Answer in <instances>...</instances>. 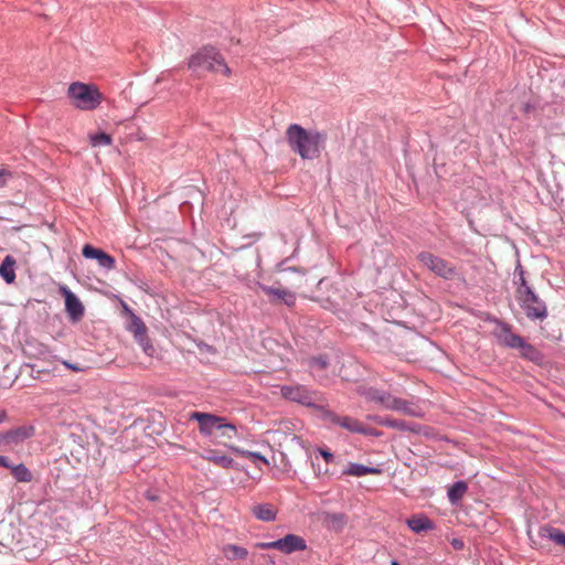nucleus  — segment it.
<instances>
[{
  "instance_id": "1",
  "label": "nucleus",
  "mask_w": 565,
  "mask_h": 565,
  "mask_svg": "<svg viewBox=\"0 0 565 565\" xmlns=\"http://www.w3.org/2000/svg\"><path fill=\"white\" fill-rule=\"evenodd\" d=\"M291 150L302 159H317L324 149L327 135L317 130H307L298 124H291L286 131Z\"/></svg>"
},
{
  "instance_id": "2",
  "label": "nucleus",
  "mask_w": 565,
  "mask_h": 565,
  "mask_svg": "<svg viewBox=\"0 0 565 565\" xmlns=\"http://www.w3.org/2000/svg\"><path fill=\"white\" fill-rule=\"evenodd\" d=\"M188 67L193 73L221 72L225 76H230L232 73L223 56L213 46H204L192 54L188 61Z\"/></svg>"
},
{
  "instance_id": "3",
  "label": "nucleus",
  "mask_w": 565,
  "mask_h": 565,
  "mask_svg": "<svg viewBox=\"0 0 565 565\" xmlns=\"http://www.w3.org/2000/svg\"><path fill=\"white\" fill-rule=\"evenodd\" d=\"M67 95L72 104L81 110H94L102 100L103 96L95 85L74 82L68 86Z\"/></svg>"
},
{
  "instance_id": "4",
  "label": "nucleus",
  "mask_w": 565,
  "mask_h": 565,
  "mask_svg": "<svg viewBox=\"0 0 565 565\" xmlns=\"http://www.w3.org/2000/svg\"><path fill=\"white\" fill-rule=\"evenodd\" d=\"M516 300L530 320H544L548 315L546 303L533 288L524 289V294L518 296Z\"/></svg>"
},
{
  "instance_id": "5",
  "label": "nucleus",
  "mask_w": 565,
  "mask_h": 565,
  "mask_svg": "<svg viewBox=\"0 0 565 565\" xmlns=\"http://www.w3.org/2000/svg\"><path fill=\"white\" fill-rule=\"evenodd\" d=\"M191 419L199 423L200 433L204 436H210L214 430L228 429L236 433V426L232 423H225L223 417L211 413L194 412L191 414Z\"/></svg>"
},
{
  "instance_id": "6",
  "label": "nucleus",
  "mask_w": 565,
  "mask_h": 565,
  "mask_svg": "<svg viewBox=\"0 0 565 565\" xmlns=\"http://www.w3.org/2000/svg\"><path fill=\"white\" fill-rule=\"evenodd\" d=\"M417 259L436 276L446 280L451 279L456 274V268L449 262L429 252L419 253Z\"/></svg>"
},
{
  "instance_id": "7",
  "label": "nucleus",
  "mask_w": 565,
  "mask_h": 565,
  "mask_svg": "<svg viewBox=\"0 0 565 565\" xmlns=\"http://www.w3.org/2000/svg\"><path fill=\"white\" fill-rule=\"evenodd\" d=\"M280 394L287 401L295 402L307 407H317V394L305 385H282L280 387Z\"/></svg>"
},
{
  "instance_id": "8",
  "label": "nucleus",
  "mask_w": 565,
  "mask_h": 565,
  "mask_svg": "<svg viewBox=\"0 0 565 565\" xmlns=\"http://www.w3.org/2000/svg\"><path fill=\"white\" fill-rule=\"evenodd\" d=\"M128 331L134 334L135 341L140 345L146 355L153 356L156 354V349L148 337V329L140 317L132 315V321H130Z\"/></svg>"
},
{
  "instance_id": "9",
  "label": "nucleus",
  "mask_w": 565,
  "mask_h": 565,
  "mask_svg": "<svg viewBox=\"0 0 565 565\" xmlns=\"http://www.w3.org/2000/svg\"><path fill=\"white\" fill-rule=\"evenodd\" d=\"M35 435L33 425L18 426L0 434V446H17Z\"/></svg>"
},
{
  "instance_id": "10",
  "label": "nucleus",
  "mask_w": 565,
  "mask_h": 565,
  "mask_svg": "<svg viewBox=\"0 0 565 565\" xmlns=\"http://www.w3.org/2000/svg\"><path fill=\"white\" fill-rule=\"evenodd\" d=\"M493 322L497 324V329L494 330L493 334L498 343L505 348L518 349L523 338L513 333L512 327L509 323L499 319H493Z\"/></svg>"
},
{
  "instance_id": "11",
  "label": "nucleus",
  "mask_w": 565,
  "mask_h": 565,
  "mask_svg": "<svg viewBox=\"0 0 565 565\" xmlns=\"http://www.w3.org/2000/svg\"><path fill=\"white\" fill-rule=\"evenodd\" d=\"M82 255L86 259H94L98 266L106 270L115 268V258L106 253L104 249L97 248L90 244H85L82 249Z\"/></svg>"
},
{
  "instance_id": "12",
  "label": "nucleus",
  "mask_w": 565,
  "mask_h": 565,
  "mask_svg": "<svg viewBox=\"0 0 565 565\" xmlns=\"http://www.w3.org/2000/svg\"><path fill=\"white\" fill-rule=\"evenodd\" d=\"M258 287L270 298L271 302H281L287 307H292L296 303V295L290 290L275 288L264 284H258Z\"/></svg>"
},
{
  "instance_id": "13",
  "label": "nucleus",
  "mask_w": 565,
  "mask_h": 565,
  "mask_svg": "<svg viewBox=\"0 0 565 565\" xmlns=\"http://www.w3.org/2000/svg\"><path fill=\"white\" fill-rule=\"evenodd\" d=\"M365 397L367 401L380 404L387 411H394L397 396L392 395L390 392L371 387L366 391Z\"/></svg>"
},
{
  "instance_id": "14",
  "label": "nucleus",
  "mask_w": 565,
  "mask_h": 565,
  "mask_svg": "<svg viewBox=\"0 0 565 565\" xmlns=\"http://www.w3.org/2000/svg\"><path fill=\"white\" fill-rule=\"evenodd\" d=\"M65 295V308L73 321H78L84 316V306L75 294L63 287Z\"/></svg>"
},
{
  "instance_id": "15",
  "label": "nucleus",
  "mask_w": 565,
  "mask_h": 565,
  "mask_svg": "<svg viewBox=\"0 0 565 565\" xmlns=\"http://www.w3.org/2000/svg\"><path fill=\"white\" fill-rule=\"evenodd\" d=\"M280 552L291 554L295 552L305 551L307 543L303 537L297 534H287L279 539Z\"/></svg>"
},
{
  "instance_id": "16",
  "label": "nucleus",
  "mask_w": 565,
  "mask_h": 565,
  "mask_svg": "<svg viewBox=\"0 0 565 565\" xmlns=\"http://www.w3.org/2000/svg\"><path fill=\"white\" fill-rule=\"evenodd\" d=\"M393 412H398L415 418H423L425 416V412L419 405L418 401H407L401 397H397Z\"/></svg>"
},
{
  "instance_id": "17",
  "label": "nucleus",
  "mask_w": 565,
  "mask_h": 565,
  "mask_svg": "<svg viewBox=\"0 0 565 565\" xmlns=\"http://www.w3.org/2000/svg\"><path fill=\"white\" fill-rule=\"evenodd\" d=\"M323 523L329 531L340 533L348 524V516L342 512H324Z\"/></svg>"
},
{
  "instance_id": "18",
  "label": "nucleus",
  "mask_w": 565,
  "mask_h": 565,
  "mask_svg": "<svg viewBox=\"0 0 565 565\" xmlns=\"http://www.w3.org/2000/svg\"><path fill=\"white\" fill-rule=\"evenodd\" d=\"M406 523L414 533H422L435 529L434 522L423 513L412 516Z\"/></svg>"
},
{
  "instance_id": "19",
  "label": "nucleus",
  "mask_w": 565,
  "mask_h": 565,
  "mask_svg": "<svg viewBox=\"0 0 565 565\" xmlns=\"http://www.w3.org/2000/svg\"><path fill=\"white\" fill-rule=\"evenodd\" d=\"M328 365H329V359L324 354L311 356L308 360V366L311 371V374L320 382L323 380V376L321 373L328 367Z\"/></svg>"
},
{
  "instance_id": "20",
  "label": "nucleus",
  "mask_w": 565,
  "mask_h": 565,
  "mask_svg": "<svg viewBox=\"0 0 565 565\" xmlns=\"http://www.w3.org/2000/svg\"><path fill=\"white\" fill-rule=\"evenodd\" d=\"M253 514L260 521L273 522L276 520L277 510L269 503H260L253 508Z\"/></svg>"
},
{
  "instance_id": "21",
  "label": "nucleus",
  "mask_w": 565,
  "mask_h": 565,
  "mask_svg": "<svg viewBox=\"0 0 565 565\" xmlns=\"http://www.w3.org/2000/svg\"><path fill=\"white\" fill-rule=\"evenodd\" d=\"M15 259L11 255H7L0 265V276L7 284H12L15 280Z\"/></svg>"
},
{
  "instance_id": "22",
  "label": "nucleus",
  "mask_w": 565,
  "mask_h": 565,
  "mask_svg": "<svg viewBox=\"0 0 565 565\" xmlns=\"http://www.w3.org/2000/svg\"><path fill=\"white\" fill-rule=\"evenodd\" d=\"M385 427L397 429L401 431H411L414 434H419L422 431V426L416 423H409L403 419H395L391 417H387Z\"/></svg>"
},
{
  "instance_id": "23",
  "label": "nucleus",
  "mask_w": 565,
  "mask_h": 565,
  "mask_svg": "<svg viewBox=\"0 0 565 565\" xmlns=\"http://www.w3.org/2000/svg\"><path fill=\"white\" fill-rule=\"evenodd\" d=\"M539 534L543 539H548L565 548V533L559 529L544 525L540 529Z\"/></svg>"
},
{
  "instance_id": "24",
  "label": "nucleus",
  "mask_w": 565,
  "mask_h": 565,
  "mask_svg": "<svg viewBox=\"0 0 565 565\" xmlns=\"http://www.w3.org/2000/svg\"><path fill=\"white\" fill-rule=\"evenodd\" d=\"M379 472L380 469L377 468L369 467L358 462H350L342 473L347 476L363 477L366 475H375Z\"/></svg>"
},
{
  "instance_id": "25",
  "label": "nucleus",
  "mask_w": 565,
  "mask_h": 565,
  "mask_svg": "<svg viewBox=\"0 0 565 565\" xmlns=\"http://www.w3.org/2000/svg\"><path fill=\"white\" fill-rule=\"evenodd\" d=\"M468 490V484L463 480H458L451 484L447 491L448 500L451 504H458Z\"/></svg>"
},
{
  "instance_id": "26",
  "label": "nucleus",
  "mask_w": 565,
  "mask_h": 565,
  "mask_svg": "<svg viewBox=\"0 0 565 565\" xmlns=\"http://www.w3.org/2000/svg\"><path fill=\"white\" fill-rule=\"evenodd\" d=\"M518 350L523 359L531 362H539L542 359V353L533 344L526 342L524 338L519 344Z\"/></svg>"
},
{
  "instance_id": "27",
  "label": "nucleus",
  "mask_w": 565,
  "mask_h": 565,
  "mask_svg": "<svg viewBox=\"0 0 565 565\" xmlns=\"http://www.w3.org/2000/svg\"><path fill=\"white\" fill-rule=\"evenodd\" d=\"M10 470L19 482H30L32 480V473L24 463L11 465Z\"/></svg>"
},
{
  "instance_id": "28",
  "label": "nucleus",
  "mask_w": 565,
  "mask_h": 565,
  "mask_svg": "<svg viewBox=\"0 0 565 565\" xmlns=\"http://www.w3.org/2000/svg\"><path fill=\"white\" fill-rule=\"evenodd\" d=\"M224 554L227 559L233 561L244 559L248 555V552L245 547L235 544H227L224 547Z\"/></svg>"
},
{
  "instance_id": "29",
  "label": "nucleus",
  "mask_w": 565,
  "mask_h": 565,
  "mask_svg": "<svg viewBox=\"0 0 565 565\" xmlns=\"http://www.w3.org/2000/svg\"><path fill=\"white\" fill-rule=\"evenodd\" d=\"M362 423L350 416H342L339 426L353 434H360Z\"/></svg>"
},
{
  "instance_id": "30",
  "label": "nucleus",
  "mask_w": 565,
  "mask_h": 565,
  "mask_svg": "<svg viewBox=\"0 0 565 565\" xmlns=\"http://www.w3.org/2000/svg\"><path fill=\"white\" fill-rule=\"evenodd\" d=\"M514 274L518 275V279L514 281V284L516 285V297H518V296L524 294V289L532 288V287L529 286L527 281L525 280V277H524L525 273L520 263L516 265Z\"/></svg>"
},
{
  "instance_id": "31",
  "label": "nucleus",
  "mask_w": 565,
  "mask_h": 565,
  "mask_svg": "<svg viewBox=\"0 0 565 565\" xmlns=\"http://www.w3.org/2000/svg\"><path fill=\"white\" fill-rule=\"evenodd\" d=\"M90 143L93 147L109 146L111 143V137L106 132H97L90 135Z\"/></svg>"
},
{
  "instance_id": "32",
  "label": "nucleus",
  "mask_w": 565,
  "mask_h": 565,
  "mask_svg": "<svg viewBox=\"0 0 565 565\" xmlns=\"http://www.w3.org/2000/svg\"><path fill=\"white\" fill-rule=\"evenodd\" d=\"M233 449L236 452L241 454L243 457H246V458L252 459L254 461H256V460L262 461L265 465H269L268 459L265 456H263L260 452H258V451L242 450V449H238V448H233Z\"/></svg>"
},
{
  "instance_id": "33",
  "label": "nucleus",
  "mask_w": 565,
  "mask_h": 565,
  "mask_svg": "<svg viewBox=\"0 0 565 565\" xmlns=\"http://www.w3.org/2000/svg\"><path fill=\"white\" fill-rule=\"evenodd\" d=\"M207 459L224 468H231L234 462L231 457L225 455H211L207 457Z\"/></svg>"
},
{
  "instance_id": "34",
  "label": "nucleus",
  "mask_w": 565,
  "mask_h": 565,
  "mask_svg": "<svg viewBox=\"0 0 565 565\" xmlns=\"http://www.w3.org/2000/svg\"><path fill=\"white\" fill-rule=\"evenodd\" d=\"M341 417H342V416H340V415H338V414H335L334 412L329 411V409H327V411H324V412L322 413V418H323L324 420H327V422H329V423H331V424H333V425H337V426H339L340 420H341Z\"/></svg>"
},
{
  "instance_id": "35",
  "label": "nucleus",
  "mask_w": 565,
  "mask_h": 565,
  "mask_svg": "<svg viewBox=\"0 0 565 565\" xmlns=\"http://www.w3.org/2000/svg\"><path fill=\"white\" fill-rule=\"evenodd\" d=\"M341 417H342V416H340V415H338V414H335L334 412L329 411V409H327V411H324V412L322 413V418H323L324 420H327V422H329V423H331V424H333V425H337V426H339L340 420H341Z\"/></svg>"
},
{
  "instance_id": "36",
  "label": "nucleus",
  "mask_w": 565,
  "mask_h": 565,
  "mask_svg": "<svg viewBox=\"0 0 565 565\" xmlns=\"http://www.w3.org/2000/svg\"><path fill=\"white\" fill-rule=\"evenodd\" d=\"M360 434L364 435V436H372V437H381L383 435L382 431L376 430L372 427H367L365 425H362Z\"/></svg>"
},
{
  "instance_id": "37",
  "label": "nucleus",
  "mask_w": 565,
  "mask_h": 565,
  "mask_svg": "<svg viewBox=\"0 0 565 565\" xmlns=\"http://www.w3.org/2000/svg\"><path fill=\"white\" fill-rule=\"evenodd\" d=\"M258 546L264 550H278L280 551L279 539L271 542L259 543Z\"/></svg>"
},
{
  "instance_id": "38",
  "label": "nucleus",
  "mask_w": 565,
  "mask_h": 565,
  "mask_svg": "<svg viewBox=\"0 0 565 565\" xmlns=\"http://www.w3.org/2000/svg\"><path fill=\"white\" fill-rule=\"evenodd\" d=\"M318 452L326 460V462L330 463L334 460V455L327 448H319Z\"/></svg>"
},
{
  "instance_id": "39",
  "label": "nucleus",
  "mask_w": 565,
  "mask_h": 565,
  "mask_svg": "<svg viewBox=\"0 0 565 565\" xmlns=\"http://www.w3.org/2000/svg\"><path fill=\"white\" fill-rule=\"evenodd\" d=\"M366 418L371 422L376 423L377 425L385 426L387 422V417L379 416V415H367Z\"/></svg>"
},
{
  "instance_id": "40",
  "label": "nucleus",
  "mask_w": 565,
  "mask_h": 565,
  "mask_svg": "<svg viewBox=\"0 0 565 565\" xmlns=\"http://www.w3.org/2000/svg\"><path fill=\"white\" fill-rule=\"evenodd\" d=\"M8 178H11V172L6 169H0V188L6 184Z\"/></svg>"
},
{
  "instance_id": "41",
  "label": "nucleus",
  "mask_w": 565,
  "mask_h": 565,
  "mask_svg": "<svg viewBox=\"0 0 565 565\" xmlns=\"http://www.w3.org/2000/svg\"><path fill=\"white\" fill-rule=\"evenodd\" d=\"M11 465L7 456L0 455V467L10 469Z\"/></svg>"
},
{
  "instance_id": "42",
  "label": "nucleus",
  "mask_w": 565,
  "mask_h": 565,
  "mask_svg": "<svg viewBox=\"0 0 565 565\" xmlns=\"http://www.w3.org/2000/svg\"><path fill=\"white\" fill-rule=\"evenodd\" d=\"M451 546L455 550H462L463 548V542L460 539H452L451 540Z\"/></svg>"
},
{
  "instance_id": "43",
  "label": "nucleus",
  "mask_w": 565,
  "mask_h": 565,
  "mask_svg": "<svg viewBox=\"0 0 565 565\" xmlns=\"http://www.w3.org/2000/svg\"><path fill=\"white\" fill-rule=\"evenodd\" d=\"M124 309L127 313H129L130 319L132 320V315H136L126 303L122 305Z\"/></svg>"
},
{
  "instance_id": "44",
  "label": "nucleus",
  "mask_w": 565,
  "mask_h": 565,
  "mask_svg": "<svg viewBox=\"0 0 565 565\" xmlns=\"http://www.w3.org/2000/svg\"><path fill=\"white\" fill-rule=\"evenodd\" d=\"M6 418H7L6 412H3V411L0 412V424L3 423L6 420Z\"/></svg>"
},
{
  "instance_id": "45",
  "label": "nucleus",
  "mask_w": 565,
  "mask_h": 565,
  "mask_svg": "<svg viewBox=\"0 0 565 565\" xmlns=\"http://www.w3.org/2000/svg\"><path fill=\"white\" fill-rule=\"evenodd\" d=\"M66 366H67L68 369L75 370V371L79 370L78 367H76L75 365H73V364H71V363H66Z\"/></svg>"
},
{
  "instance_id": "46",
  "label": "nucleus",
  "mask_w": 565,
  "mask_h": 565,
  "mask_svg": "<svg viewBox=\"0 0 565 565\" xmlns=\"http://www.w3.org/2000/svg\"><path fill=\"white\" fill-rule=\"evenodd\" d=\"M391 565H402V564L394 559V561L391 562Z\"/></svg>"
},
{
  "instance_id": "47",
  "label": "nucleus",
  "mask_w": 565,
  "mask_h": 565,
  "mask_svg": "<svg viewBox=\"0 0 565 565\" xmlns=\"http://www.w3.org/2000/svg\"><path fill=\"white\" fill-rule=\"evenodd\" d=\"M148 499L153 501V500H156V497L153 494H148Z\"/></svg>"
}]
</instances>
